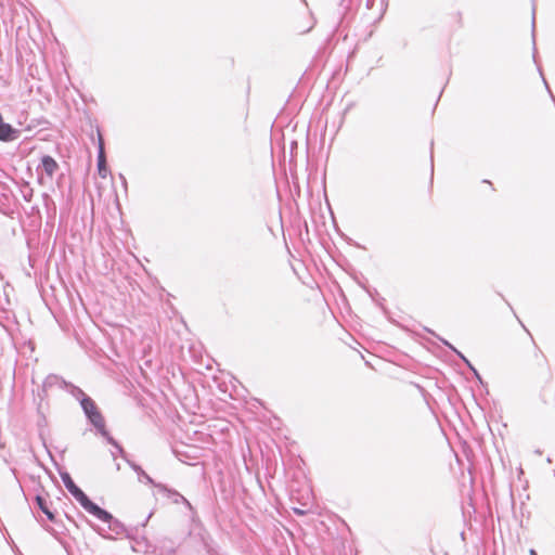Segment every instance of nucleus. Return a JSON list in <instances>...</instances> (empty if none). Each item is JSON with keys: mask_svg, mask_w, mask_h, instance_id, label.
Instances as JSON below:
<instances>
[{"mask_svg": "<svg viewBox=\"0 0 555 555\" xmlns=\"http://www.w3.org/2000/svg\"><path fill=\"white\" fill-rule=\"evenodd\" d=\"M67 391L74 397L76 398L80 403L82 402V399L83 398H88V396L77 386H74L72 384H67L65 382H63Z\"/></svg>", "mask_w": 555, "mask_h": 555, "instance_id": "nucleus-7", "label": "nucleus"}, {"mask_svg": "<svg viewBox=\"0 0 555 555\" xmlns=\"http://www.w3.org/2000/svg\"><path fill=\"white\" fill-rule=\"evenodd\" d=\"M36 503L38 505V507L47 515L48 519L53 521L54 520V514L51 512L49 505H48V502L47 500L41 496V495H37L36 496Z\"/></svg>", "mask_w": 555, "mask_h": 555, "instance_id": "nucleus-6", "label": "nucleus"}, {"mask_svg": "<svg viewBox=\"0 0 555 555\" xmlns=\"http://www.w3.org/2000/svg\"><path fill=\"white\" fill-rule=\"evenodd\" d=\"M534 26H535V18L534 16L532 17V28L534 29Z\"/></svg>", "mask_w": 555, "mask_h": 555, "instance_id": "nucleus-15", "label": "nucleus"}, {"mask_svg": "<svg viewBox=\"0 0 555 555\" xmlns=\"http://www.w3.org/2000/svg\"><path fill=\"white\" fill-rule=\"evenodd\" d=\"M98 172L103 179L106 178L108 173L104 153V143L101 134H99Z\"/></svg>", "mask_w": 555, "mask_h": 555, "instance_id": "nucleus-4", "label": "nucleus"}, {"mask_svg": "<svg viewBox=\"0 0 555 555\" xmlns=\"http://www.w3.org/2000/svg\"><path fill=\"white\" fill-rule=\"evenodd\" d=\"M62 480L64 486L68 490V492L79 502L86 494L85 492L78 488L70 476L66 473L62 475Z\"/></svg>", "mask_w": 555, "mask_h": 555, "instance_id": "nucleus-5", "label": "nucleus"}, {"mask_svg": "<svg viewBox=\"0 0 555 555\" xmlns=\"http://www.w3.org/2000/svg\"><path fill=\"white\" fill-rule=\"evenodd\" d=\"M59 169V165L55 159L49 155H44L41 158V163L38 167V170H41L50 180L53 179L56 170Z\"/></svg>", "mask_w": 555, "mask_h": 555, "instance_id": "nucleus-3", "label": "nucleus"}, {"mask_svg": "<svg viewBox=\"0 0 555 555\" xmlns=\"http://www.w3.org/2000/svg\"><path fill=\"white\" fill-rule=\"evenodd\" d=\"M80 405H81L86 416L93 414V412L99 411L98 406L95 405V402L90 397L83 398Z\"/></svg>", "mask_w": 555, "mask_h": 555, "instance_id": "nucleus-8", "label": "nucleus"}, {"mask_svg": "<svg viewBox=\"0 0 555 555\" xmlns=\"http://www.w3.org/2000/svg\"><path fill=\"white\" fill-rule=\"evenodd\" d=\"M39 181L43 183V177H39Z\"/></svg>", "mask_w": 555, "mask_h": 555, "instance_id": "nucleus-16", "label": "nucleus"}, {"mask_svg": "<svg viewBox=\"0 0 555 555\" xmlns=\"http://www.w3.org/2000/svg\"><path fill=\"white\" fill-rule=\"evenodd\" d=\"M90 423L99 430L102 437H104L108 443L113 444L118 453L122 454L124 451L121 447L109 436L108 431L105 429V422L100 411L93 412L87 416Z\"/></svg>", "mask_w": 555, "mask_h": 555, "instance_id": "nucleus-1", "label": "nucleus"}, {"mask_svg": "<svg viewBox=\"0 0 555 555\" xmlns=\"http://www.w3.org/2000/svg\"><path fill=\"white\" fill-rule=\"evenodd\" d=\"M31 196H33V190H28V192H24V194H23V197H24V198H25V201H27V202H30Z\"/></svg>", "mask_w": 555, "mask_h": 555, "instance_id": "nucleus-10", "label": "nucleus"}, {"mask_svg": "<svg viewBox=\"0 0 555 555\" xmlns=\"http://www.w3.org/2000/svg\"><path fill=\"white\" fill-rule=\"evenodd\" d=\"M444 344H446L447 346H449L450 348H452V349H453V350H454V351H455V352L461 357V359H463V360H464V361H465V362L470 366V364L468 363V361L465 359V357H464L462 353H460L459 351H456V350H455V349H454V348H453L449 343L444 341Z\"/></svg>", "mask_w": 555, "mask_h": 555, "instance_id": "nucleus-11", "label": "nucleus"}, {"mask_svg": "<svg viewBox=\"0 0 555 555\" xmlns=\"http://www.w3.org/2000/svg\"><path fill=\"white\" fill-rule=\"evenodd\" d=\"M120 179L122 180L124 184L126 185L127 184L126 178L122 175H120Z\"/></svg>", "mask_w": 555, "mask_h": 555, "instance_id": "nucleus-13", "label": "nucleus"}, {"mask_svg": "<svg viewBox=\"0 0 555 555\" xmlns=\"http://www.w3.org/2000/svg\"><path fill=\"white\" fill-rule=\"evenodd\" d=\"M529 554H530V555H537V552H535L533 548H531V550H530V552H529Z\"/></svg>", "mask_w": 555, "mask_h": 555, "instance_id": "nucleus-14", "label": "nucleus"}, {"mask_svg": "<svg viewBox=\"0 0 555 555\" xmlns=\"http://www.w3.org/2000/svg\"><path fill=\"white\" fill-rule=\"evenodd\" d=\"M132 467L134 470L141 474L149 483H154L153 479L147 474H145L139 466L133 465Z\"/></svg>", "mask_w": 555, "mask_h": 555, "instance_id": "nucleus-9", "label": "nucleus"}, {"mask_svg": "<svg viewBox=\"0 0 555 555\" xmlns=\"http://www.w3.org/2000/svg\"><path fill=\"white\" fill-rule=\"evenodd\" d=\"M79 503L88 513L96 517L99 520L104 522L113 521V516L108 512L94 504L87 495H85L79 501Z\"/></svg>", "mask_w": 555, "mask_h": 555, "instance_id": "nucleus-2", "label": "nucleus"}, {"mask_svg": "<svg viewBox=\"0 0 555 555\" xmlns=\"http://www.w3.org/2000/svg\"><path fill=\"white\" fill-rule=\"evenodd\" d=\"M294 512L298 515H304L306 514V511L301 509V508H297V507H294Z\"/></svg>", "mask_w": 555, "mask_h": 555, "instance_id": "nucleus-12", "label": "nucleus"}]
</instances>
